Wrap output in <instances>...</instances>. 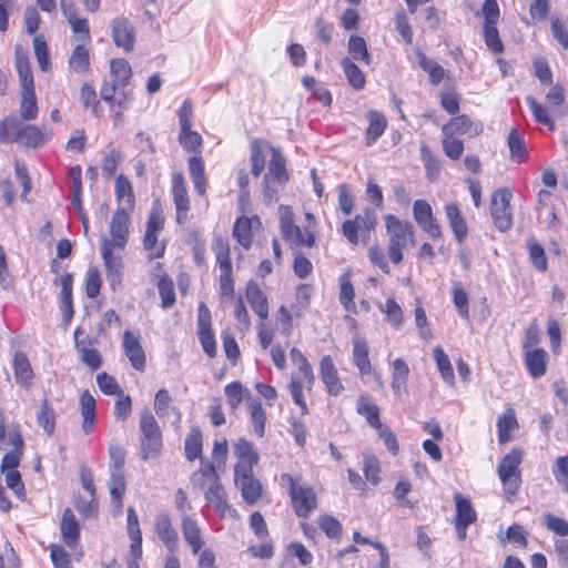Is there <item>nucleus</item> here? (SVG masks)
<instances>
[{
  "label": "nucleus",
  "mask_w": 568,
  "mask_h": 568,
  "mask_svg": "<svg viewBox=\"0 0 568 568\" xmlns=\"http://www.w3.org/2000/svg\"><path fill=\"white\" fill-rule=\"evenodd\" d=\"M44 141V134L40 128L24 124L16 115L0 120V143H19L36 149Z\"/></svg>",
  "instance_id": "f257e3e1"
},
{
  "label": "nucleus",
  "mask_w": 568,
  "mask_h": 568,
  "mask_svg": "<svg viewBox=\"0 0 568 568\" xmlns=\"http://www.w3.org/2000/svg\"><path fill=\"white\" fill-rule=\"evenodd\" d=\"M385 227L389 235L387 254L394 264H399L403 261V250L407 246L408 242L415 244L414 225L410 222H403L393 214L385 216Z\"/></svg>",
  "instance_id": "f03ea898"
},
{
  "label": "nucleus",
  "mask_w": 568,
  "mask_h": 568,
  "mask_svg": "<svg viewBox=\"0 0 568 568\" xmlns=\"http://www.w3.org/2000/svg\"><path fill=\"white\" fill-rule=\"evenodd\" d=\"M139 427L141 458L143 460L158 458L162 452L163 436L161 427L150 409L145 408L141 412Z\"/></svg>",
  "instance_id": "7ed1b4c3"
},
{
  "label": "nucleus",
  "mask_w": 568,
  "mask_h": 568,
  "mask_svg": "<svg viewBox=\"0 0 568 568\" xmlns=\"http://www.w3.org/2000/svg\"><path fill=\"white\" fill-rule=\"evenodd\" d=\"M287 181L286 160L280 149L273 148L268 169L263 178L264 200L268 203L277 202V194Z\"/></svg>",
  "instance_id": "20e7f679"
},
{
  "label": "nucleus",
  "mask_w": 568,
  "mask_h": 568,
  "mask_svg": "<svg viewBox=\"0 0 568 568\" xmlns=\"http://www.w3.org/2000/svg\"><path fill=\"white\" fill-rule=\"evenodd\" d=\"M524 452L520 448H513L504 456L498 465V476L503 484L505 497L511 500L519 491L521 484L520 464L523 462Z\"/></svg>",
  "instance_id": "39448f33"
},
{
  "label": "nucleus",
  "mask_w": 568,
  "mask_h": 568,
  "mask_svg": "<svg viewBox=\"0 0 568 568\" xmlns=\"http://www.w3.org/2000/svg\"><path fill=\"white\" fill-rule=\"evenodd\" d=\"M281 479L290 484L288 495L296 516L308 518L317 508V497L314 488L308 485H301L300 479L292 477L290 474H282Z\"/></svg>",
  "instance_id": "423d86ee"
},
{
  "label": "nucleus",
  "mask_w": 568,
  "mask_h": 568,
  "mask_svg": "<svg viewBox=\"0 0 568 568\" xmlns=\"http://www.w3.org/2000/svg\"><path fill=\"white\" fill-rule=\"evenodd\" d=\"M510 197L511 193L506 187L496 190L490 197V214L495 226L500 232L508 231L513 225Z\"/></svg>",
  "instance_id": "0eeeda50"
},
{
  "label": "nucleus",
  "mask_w": 568,
  "mask_h": 568,
  "mask_svg": "<svg viewBox=\"0 0 568 568\" xmlns=\"http://www.w3.org/2000/svg\"><path fill=\"white\" fill-rule=\"evenodd\" d=\"M376 217L374 213L366 209L362 214H356L354 219H349L343 222L342 233L347 241L356 245L359 241V233L369 234L375 229Z\"/></svg>",
  "instance_id": "6e6552de"
},
{
  "label": "nucleus",
  "mask_w": 568,
  "mask_h": 568,
  "mask_svg": "<svg viewBox=\"0 0 568 568\" xmlns=\"http://www.w3.org/2000/svg\"><path fill=\"white\" fill-rule=\"evenodd\" d=\"M112 248V243L104 239L101 243V254L105 266L106 280L110 283L111 290L115 291L122 283L124 266L122 256L113 254Z\"/></svg>",
  "instance_id": "1a4fd4ad"
},
{
  "label": "nucleus",
  "mask_w": 568,
  "mask_h": 568,
  "mask_svg": "<svg viewBox=\"0 0 568 568\" xmlns=\"http://www.w3.org/2000/svg\"><path fill=\"white\" fill-rule=\"evenodd\" d=\"M112 38L116 47L123 48L125 52L134 49L135 31L131 21L124 17L112 20Z\"/></svg>",
  "instance_id": "9d476101"
},
{
  "label": "nucleus",
  "mask_w": 568,
  "mask_h": 568,
  "mask_svg": "<svg viewBox=\"0 0 568 568\" xmlns=\"http://www.w3.org/2000/svg\"><path fill=\"white\" fill-rule=\"evenodd\" d=\"M172 193L176 209V221L179 224H183L186 221L190 210V200L184 178L181 173H174L172 175Z\"/></svg>",
  "instance_id": "9b49d317"
},
{
  "label": "nucleus",
  "mask_w": 568,
  "mask_h": 568,
  "mask_svg": "<svg viewBox=\"0 0 568 568\" xmlns=\"http://www.w3.org/2000/svg\"><path fill=\"white\" fill-rule=\"evenodd\" d=\"M154 530L171 555H174L179 546V536L176 529L172 526L169 515L160 514L156 516Z\"/></svg>",
  "instance_id": "f8f14e48"
},
{
  "label": "nucleus",
  "mask_w": 568,
  "mask_h": 568,
  "mask_svg": "<svg viewBox=\"0 0 568 568\" xmlns=\"http://www.w3.org/2000/svg\"><path fill=\"white\" fill-rule=\"evenodd\" d=\"M129 225L130 217L125 210L118 209L111 219L110 223V233L112 236V247L118 246L119 248H123L126 244L128 235H129Z\"/></svg>",
  "instance_id": "ddd939ff"
},
{
  "label": "nucleus",
  "mask_w": 568,
  "mask_h": 568,
  "mask_svg": "<svg viewBox=\"0 0 568 568\" xmlns=\"http://www.w3.org/2000/svg\"><path fill=\"white\" fill-rule=\"evenodd\" d=\"M191 483L194 487L203 490L215 486H221V478L216 467L211 462H201V467L191 476Z\"/></svg>",
  "instance_id": "4468645a"
},
{
  "label": "nucleus",
  "mask_w": 568,
  "mask_h": 568,
  "mask_svg": "<svg viewBox=\"0 0 568 568\" xmlns=\"http://www.w3.org/2000/svg\"><path fill=\"white\" fill-rule=\"evenodd\" d=\"M320 376L322 382L324 383L327 392L337 396L344 389V386L338 377V372L333 363V359L329 355L322 357L320 363Z\"/></svg>",
  "instance_id": "2eb2a0df"
},
{
  "label": "nucleus",
  "mask_w": 568,
  "mask_h": 568,
  "mask_svg": "<svg viewBox=\"0 0 568 568\" xmlns=\"http://www.w3.org/2000/svg\"><path fill=\"white\" fill-rule=\"evenodd\" d=\"M123 348L132 367L136 371H144L145 354L140 342V336L132 334L130 331H125L123 334Z\"/></svg>",
  "instance_id": "dca6fc26"
},
{
  "label": "nucleus",
  "mask_w": 568,
  "mask_h": 568,
  "mask_svg": "<svg viewBox=\"0 0 568 568\" xmlns=\"http://www.w3.org/2000/svg\"><path fill=\"white\" fill-rule=\"evenodd\" d=\"M12 368L17 384L22 388H30L34 373L27 355L22 351L14 352Z\"/></svg>",
  "instance_id": "f3484780"
},
{
  "label": "nucleus",
  "mask_w": 568,
  "mask_h": 568,
  "mask_svg": "<svg viewBox=\"0 0 568 568\" xmlns=\"http://www.w3.org/2000/svg\"><path fill=\"white\" fill-rule=\"evenodd\" d=\"M98 343L97 338L85 337L77 341L75 348L80 353V361L91 371H97L102 365L101 354L92 346Z\"/></svg>",
  "instance_id": "a211bd4d"
},
{
  "label": "nucleus",
  "mask_w": 568,
  "mask_h": 568,
  "mask_svg": "<svg viewBox=\"0 0 568 568\" xmlns=\"http://www.w3.org/2000/svg\"><path fill=\"white\" fill-rule=\"evenodd\" d=\"M483 130L484 128L480 122H473L466 114L453 118L449 123L445 124L442 129L443 133L469 134L471 136L479 135Z\"/></svg>",
  "instance_id": "6ab92c4d"
},
{
  "label": "nucleus",
  "mask_w": 568,
  "mask_h": 568,
  "mask_svg": "<svg viewBox=\"0 0 568 568\" xmlns=\"http://www.w3.org/2000/svg\"><path fill=\"white\" fill-rule=\"evenodd\" d=\"M524 361L530 376L539 378L546 373L548 353L542 348L527 349L524 353Z\"/></svg>",
  "instance_id": "aec40b11"
},
{
  "label": "nucleus",
  "mask_w": 568,
  "mask_h": 568,
  "mask_svg": "<svg viewBox=\"0 0 568 568\" xmlns=\"http://www.w3.org/2000/svg\"><path fill=\"white\" fill-rule=\"evenodd\" d=\"M246 298L250 303L254 313L262 320L265 321L268 317V303L264 293L261 291L258 285L250 281L246 285Z\"/></svg>",
  "instance_id": "412c9836"
},
{
  "label": "nucleus",
  "mask_w": 568,
  "mask_h": 568,
  "mask_svg": "<svg viewBox=\"0 0 568 568\" xmlns=\"http://www.w3.org/2000/svg\"><path fill=\"white\" fill-rule=\"evenodd\" d=\"M409 376V367L402 358H396L392 363V382L390 387L397 397L407 392V382Z\"/></svg>",
  "instance_id": "4be33fe9"
},
{
  "label": "nucleus",
  "mask_w": 568,
  "mask_h": 568,
  "mask_svg": "<svg viewBox=\"0 0 568 568\" xmlns=\"http://www.w3.org/2000/svg\"><path fill=\"white\" fill-rule=\"evenodd\" d=\"M58 283L61 286L60 307L63 313L64 321L69 322L74 314L72 302L73 275L71 273H65L58 280Z\"/></svg>",
  "instance_id": "5701e85b"
},
{
  "label": "nucleus",
  "mask_w": 568,
  "mask_h": 568,
  "mask_svg": "<svg viewBox=\"0 0 568 568\" xmlns=\"http://www.w3.org/2000/svg\"><path fill=\"white\" fill-rule=\"evenodd\" d=\"M445 213L456 240L462 243L467 237L468 227L459 207L455 203L446 204Z\"/></svg>",
  "instance_id": "b1692460"
},
{
  "label": "nucleus",
  "mask_w": 568,
  "mask_h": 568,
  "mask_svg": "<svg viewBox=\"0 0 568 568\" xmlns=\"http://www.w3.org/2000/svg\"><path fill=\"white\" fill-rule=\"evenodd\" d=\"M61 536L67 546L73 547L80 536V527L78 520L70 508L63 513L61 525Z\"/></svg>",
  "instance_id": "393cba45"
},
{
  "label": "nucleus",
  "mask_w": 568,
  "mask_h": 568,
  "mask_svg": "<svg viewBox=\"0 0 568 568\" xmlns=\"http://www.w3.org/2000/svg\"><path fill=\"white\" fill-rule=\"evenodd\" d=\"M353 363L362 375L371 374L372 365L368 357V345L364 338L353 339Z\"/></svg>",
  "instance_id": "a878e982"
},
{
  "label": "nucleus",
  "mask_w": 568,
  "mask_h": 568,
  "mask_svg": "<svg viewBox=\"0 0 568 568\" xmlns=\"http://www.w3.org/2000/svg\"><path fill=\"white\" fill-rule=\"evenodd\" d=\"M182 532L185 541L192 549L193 554H197L204 545L201 537L200 528L195 520L189 516L182 518Z\"/></svg>",
  "instance_id": "bb28decb"
},
{
  "label": "nucleus",
  "mask_w": 568,
  "mask_h": 568,
  "mask_svg": "<svg viewBox=\"0 0 568 568\" xmlns=\"http://www.w3.org/2000/svg\"><path fill=\"white\" fill-rule=\"evenodd\" d=\"M204 497L207 503L213 504L215 510L222 518L231 511V507L227 503V493L223 485L205 489Z\"/></svg>",
  "instance_id": "cd10ccee"
},
{
  "label": "nucleus",
  "mask_w": 568,
  "mask_h": 568,
  "mask_svg": "<svg viewBox=\"0 0 568 568\" xmlns=\"http://www.w3.org/2000/svg\"><path fill=\"white\" fill-rule=\"evenodd\" d=\"M80 406L83 417L82 429L85 434H90L93 430L95 420V399L88 390L81 394Z\"/></svg>",
  "instance_id": "c85d7f7f"
},
{
  "label": "nucleus",
  "mask_w": 568,
  "mask_h": 568,
  "mask_svg": "<svg viewBox=\"0 0 568 568\" xmlns=\"http://www.w3.org/2000/svg\"><path fill=\"white\" fill-rule=\"evenodd\" d=\"M203 439L202 432L199 427H192L184 440L185 457L190 462H194L202 457Z\"/></svg>",
  "instance_id": "c756f323"
},
{
  "label": "nucleus",
  "mask_w": 568,
  "mask_h": 568,
  "mask_svg": "<svg viewBox=\"0 0 568 568\" xmlns=\"http://www.w3.org/2000/svg\"><path fill=\"white\" fill-rule=\"evenodd\" d=\"M20 116L23 121H32L38 116V104L34 88H26L21 91Z\"/></svg>",
  "instance_id": "7c9ffc66"
},
{
  "label": "nucleus",
  "mask_w": 568,
  "mask_h": 568,
  "mask_svg": "<svg viewBox=\"0 0 568 568\" xmlns=\"http://www.w3.org/2000/svg\"><path fill=\"white\" fill-rule=\"evenodd\" d=\"M111 81L120 85L122 89L129 83L132 69L125 59H114L110 62Z\"/></svg>",
  "instance_id": "2f4dec72"
},
{
  "label": "nucleus",
  "mask_w": 568,
  "mask_h": 568,
  "mask_svg": "<svg viewBox=\"0 0 568 568\" xmlns=\"http://www.w3.org/2000/svg\"><path fill=\"white\" fill-rule=\"evenodd\" d=\"M347 48L354 60L363 62L366 65L372 63V54L369 53L366 41L363 37L352 34L348 39Z\"/></svg>",
  "instance_id": "473e14b6"
},
{
  "label": "nucleus",
  "mask_w": 568,
  "mask_h": 568,
  "mask_svg": "<svg viewBox=\"0 0 568 568\" xmlns=\"http://www.w3.org/2000/svg\"><path fill=\"white\" fill-rule=\"evenodd\" d=\"M189 171L196 193L199 195H203L206 191V179L204 174V164L200 156H191L189 159Z\"/></svg>",
  "instance_id": "72a5a7b5"
},
{
  "label": "nucleus",
  "mask_w": 568,
  "mask_h": 568,
  "mask_svg": "<svg viewBox=\"0 0 568 568\" xmlns=\"http://www.w3.org/2000/svg\"><path fill=\"white\" fill-rule=\"evenodd\" d=\"M454 500L456 504L455 521L466 523L469 525L475 523L477 515L470 500L467 497H464L460 493H456L454 495Z\"/></svg>",
  "instance_id": "f704fd0d"
},
{
  "label": "nucleus",
  "mask_w": 568,
  "mask_h": 568,
  "mask_svg": "<svg viewBox=\"0 0 568 568\" xmlns=\"http://www.w3.org/2000/svg\"><path fill=\"white\" fill-rule=\"evenodd\" d=\"M290 356H291V361L292 363L297 367L298 369V375H296L297 377H303V379L305 381V383L312 387L313 383H314V373H313V369H312V366L311 364L308 363L307 358L303 355V353L296 348V347H293L291 351H290Z\"/></svg>",
  "instance_id": "c9c22d12"
},
{
  "label": "nucleus",
  "mask_w": 568,
  "mask_h": 568,
  "mask_svg": "<svg viewBox=\"0 0 568 568\" xmlns=\"http://www.w3.org/2000/svg\"><path fill=\"white\" fill-rule=\"evenodd\" d=\"M111 498L115 506L122 508V498L125 494L126 484L123 471L111 470L110 480L108 483Z\"/></svg>",
  "instance_id": "e433bc0d"
},
{
  "label": "nucleus",
  "mask_w": 568,
  "mask_h": 568,
  "mask_svg": "<svg viewBox=\"0 0 568 568\" xmlns=\"http://www.w3.org/2000/svg\"><path fill=\"white\" fill-rule=\"evenodd\" d=\"M280 230L283 239L287 242L294 235L300 234V226L294 223V214L288 206H280Z\"/></svg>",
  "instance_id": "4c0bfd02"
},
{
  "label": "nucleus",
  "mask_w": 568,
  "mask_h": 568,
  "mask_svg": "<svg viewBox=\"0 0 568 568\" xmlns=\"http://www.w3.org/2000/svg\"><path fill=\"white\" fill-rule=\"evenodd\" d=\"M235 485L247 505H254L261 497L262 485L254 477L235 483Z\"/></svg>",
  "instance_id": "58836bf2"
},
{
  "label": "nucleus",
  "mask_w": 568,
  "mask_h": 568,
  "mask_svg": "<svg viewBox=\"0 0 568 568\" xmlns=\"http://www.w3.org/2000/svg\"><path fill=\"white\" fill-rule=\"evenodd\" d=\"M341 65L349 85L355 90H362L366 82L362 70L347 57L342 59Z\"/></svg>",
  "instance_id": "ea45409f"
},
{
  "label": "nucleus",
  "mask_w": 568,
  "mask_h": 568,
  "mask_svg": "<svg viewBox=\"0 0 568 568\" xmlns=\"http://www.w3.org/2000/svg\"><path fill=\"white\" fill-rule=\"evenodd\" d=\"M518 427V423L515 413L509 408L505 414L498 417V442L499 444H506L510 439V432Z\"/></svg>",
  "instance_id": "a19ab883"
},
{
  "label": "nucleus",
  "mask_w": 568,
  "mask_h": 568,
  "mask_svg": "<svg viewBox=\"0 0 568 568\" xmlns=\"http://www.w3.org/2000/svg\"><path fill=\"white\" fill-rule=\"evenodd\" d=\"M369 125L366 131L367 145L374 143L385 131L387 121L386 118L377 112L371 111L368 113Z\"/></svg>",
  "instance_id": "79ce46f5"
},
{
  "label": "nucleus",
  "mask_w": 568,
  "mask_h": 568,
  "mask_svg": "<svg viewBox=\"0 0 568 568\" xmlns=\"http://www.w3.org/2000/svg\"><path fill=\"white\" fill-rule=\"evenodd\" d=\"M357 413L364 416L372 427H379V408L372 403L365 395L359 396L357 400Z\"/></svg>",
  "instance_id": "37998d69"
},
{
  "label": "nucleus",
  "mask_w": 568,
  "mask_h": 568,
  "mask_svg": "<svg viewBox=\"0 0 568 568\" xmlns=\"http://www.w3.org/2000/svg\"><path fill=\"white\" fill-rule=\"evenodd\" d=\"M248 408L254 433L258 437H263L265 433L266 414L261 402L256 398H250Z\"/></svg>",
  "instance_id": "c03bdc74"
},
{
  "label": "nucleus",
  "mask_w": 568,
  "mask_h": 568,
  "mask_svg": "<svg viewBox=\"0 0 568 568\" xmlns=\"http://www.w3.org/2000/svg\"><path fill=\"white\" fill-rule=\"evenodd\" d=\"M16 69L19 74L22 89L34 88L29 59L26 54L21 53L18 48L16 50Z\"/></svg>",
  "instance_id": "a18cd8bd"
},
{
  "label": "nucleus",
  "mask_w": 568,
  "mask_h": 568,
  "mask_svg": "<svg viewBox=\"0 0 568 568\" xmlns=\"http://www.w3.org/2000/svg\"><path fill=\"white\" fill-rule=\"evenodd\" d=\"M233 236L244 247L250 248L252 245V222L248 217L242 216L235 221L233 227Z\"/></svg>",
  "instance_id": "49530a36"
},
{
  "label": "nucleus",
  "mask_w": 568,
  "mask_h": 568,
  "mask_svg": "<svg viewBox=\"0 0 568 568\" xmlns=\"http://www.w3.org/2000/svg\"><path fill=\"white\" fill-rule=\"evenodd\" d=\"M171 404L172 398L169 392L164 388L159 389L154 397L155 413L163 418L169 416V413L172 412L176 415V420L180 422V412L176 407H173Z\"/></svg>",
  "instance_id": "de8ad7c7"
},
{
  "label": "nucleus",
  "mask_w": 568,
  "mask_h": 568,
  "mask_svg": "<svg viewBox=\"0 0 568 568\" xmlns=\"http://www.w3.org/2000/svg\"><path fill=\"white\" fill-rule=\"evenodd\" d=\"M212 250L219 263L220 270L232 267L227 237L215 236L212 242Z\"/></svg>",
  "instance_id": "09e8293b"
},
{
  "label": "nucleus",
  "mask_w": 568,
  "mask_h": 568,
  "mask_svg": "<svg viewBox=\"0 0 568 568\" xmlns=\"http://www.w3.org/2000/svg\"><path fill=\"white\" fill-rule=\"evenodd\" d=\"M37 422L48 436H52L55 429V413L47 398L43 399L41 409L37 414Z\"/></svg>",
  "instance_id": "8fccbe9b"
},
{
  "label": "nucleus",
  "mask_w": 568,
  "mask_h": 568,
  "mask_svg": "<svg viewBox=\"0 0 568 568\" xmlns=\"http://www.w3.org/2000/svg\"><path fill=\"white\" fill-rule=\"evenodd\" d=\"M434 357L443 379L449 385H454L455 375L453 366L450 364L448 356L445 354L444 349L440 346H436L434 348Z\"/></svg>",
  "instance_id": "3c124183"
},
{
  "label": "nucleus",
  "mask_w": 568,
  "mask_h": 568,
  "mask_svg": "<svg viewBox=\"0 0 568 568\" xmlns=\"http://www.w3.org/2000/svg\"><path fill=\"white\" fill-rule=\"evenodd\" d=\"M526 102L536 121L547 125L549 130L554 131L556 124L552 118L550 116L548 109L540 104L534 97L530 95L526 98Z\"/></svg>",
  "instance_id": "603ef678"
},
{
  "label": "nucleus",
  "mask_w": 568,
  "mask_h": 568,
  "mask_svg": "<svg viewBox=\"0 0 568 568\" xmlns=\"http://www.w3.org/2000/svg\"><path fill=\"white\" fill-rule=\"evenodd\" d=\"M304 385L308 389H311V387L305 383L303 377H297L295 374H292L290 383L291 396L293 398V402L301 408L302 414L306 415L308 413V408L303 397Z\"/></svg>",
  "instance_id": "864d4df0"
},
{
  "label": "nucleus",
  "mask_w": 568,
  "mask_h": 568,
  "mask_svg": "<svg viewBox=\"0 0 568 568\" xmlns=\"http://www.w3.org/2000/svg\"><path fill=\"white\" fill-rule=\"evenodd\" d=\"M453 303L457 310L458 315L468 320L469 317V303L467 292L464 290L460 283H453Z\"/></svg>",
  "instance_id": "5fc2aeb1"
},
{
  "label": "nucleus",
  "mask_w": 568,
  "mask_h": 568,
  "mask_svg": "<svg viewBox=\"0 0 568 568\" xmlns=\"http://www.w3.org/2000/svg\"><path fill=\"white\" fill-rule=\"evenodd\" d=\"M158 290L161 297V306L163 308L172 307L175 303L173 281L168 275L161 276L158 282Z\"/></svg>",
  "instance_id": "6e6d98bb"
},
{
  "label": "nucleus",
  "mask_w": 568,
  "mask_h": 568,
  "mask_svg": "<svg viewBox=\"0 0 568 568\" xmlns=\"http://www.w3.org/2000/svg\"><path fill=\"white\" fill-rule=\"evenodd\" d=\"M419 67L429 74L433 84H438L444 78V69L434 60L427 58L423 52L417 53Z\"/></svg>",
  "instance_id": "4d7b16f0"
},
{
  "label": "nucleus",
  "mask_w": 568,
  "mask_h": 568,
  "mask_svg": "<svg viewBox=\"0 0 568 568\" xmlns=\"http://www.w3.org/2000/svg\"><path fill=\"white\" fill-rule=\"evenodd\" d=\"M115 195L119 203L130 207L133 206L134 195L132 184L124 175H119L115 180Z\"/></svg>",
  "instance_id": "13d9d810"
},
{
  "label": "nucleus",
  "mask_w": 568,
  "mask_h": 568,
  "mask_svg": "<svg viewBox=\"0 0 568 568\" xmlns=\"http://www.w3.org/2000/svg\"><path fill=\"white\" fill-rule=\"evenodd\" d=\"M69 65L78 73L88 71L90 67L89 51L81 44L77 45L69 59Z\"/></svg>",
  "instance_id": "bf43d9fd"
},
{
  "label": "nucleus",
  "mask_w": 568,
  "mask_h": 568,
  "mask_svg": "<svg viewBox=\"0 0 568 568\" xmlns=\"http://www.w3.org/2000/svg\"><path fill=\"white\" fill-rule=\"evenodd\" d=\"M508 146L513 160L521 162L526 159L527 150L525 141L519 132L515 129H513L508 134Z\"/></svg>",
  "instance_id": "052dcab7"
},
{
  "label": "nucleus",
  "mask_w": 568,
  "mask_h": 568,
  "mask_svg": "<svg viewBox=\"0 0 568 568\" xmlns=\"http://www.w3.org/2000/svg\"><path fill=\"white\" fill-rule=\"evenodd\" d=\"M234 454L240 459L239 462L258 463V454L253 448L252 443L245 438H240L234 444Z\"/></svg>",
  "instance_id": "680f3d73"
},
{
  "label": "nucleus",
  "mask_w": 568,
  "mask_h": 568,
  "mask_svg": "<svg viewBox=\"0 0 568 568\" xmlns=\"http://www.w3.org/2000/svg\"><path fill=\"white\" fill-rule=\"evenodd\" d=\"M317 525L331 539H339L342 535L341 523L331 515H321L317 518Z\"/></svg>",
  "instance_id": "e2e57ef3"
},
{
  "label": "nucleus",
  "mask_w": 568,
  "mask_h": 568,
  "mask_svg": "<svg viewBox=\"0 0 568 568\" xmlns=\"http://www.w3.org/2000/svg\"><path fill=\"white\" fill-rule=\"evenodd\" d=\"M443 150L445 154L453 159L458 160L464 152V143L462 140L454 136L452 133H443Z\"/></svg>",
  "instance_id": "0e129e2a"
},
{
  "label": "nucleus",
  "mask_w": 568,
  "mask_h": 568,
  "mask_svg": "<svg viewBox=\"0 0 568 568\" xmlns=\"http://www.w3.org/2000/svg\"><path fill=\"white\" fill-rule=\"evenodd\" d=\"M97 384L100 390L105 395H123V390L116 383L115 378L105 372L99 373L97 375Z\"/></svg>",
  "instance_id": "69168bd1"
},
{
  "label": "nucleus",
  "mask_w": 568,
  "mask_h": 568,
  "mask_svg": "<svg viewBox=\"0 0 568 568\" xmlns=\"http://www.w3.org/2000/svg\"><path fill=\"white\" fill-rule=\"evenodd\" d=\"M552 474L557 484L568 493V455L560 456L555 460Z\"/></svg>",
  "instance_id": "338daca9"
},
{
  "label": "nucleus",
  "mask_w": 568,
  "mask_h": 568,
  "mask_svg": "<svg viewBox=\"0 0 568 568\" xmlns=\"http://www.w3.org/2000/svg\"><path fill=\"white\" fill-rule=\"evenodd\" d=\"M179 142L189 152H200L203 140L197 132L189 129L187 131H180Z\"/></svg>",
  "instance_id": "774afa93"
}]
</instances>
